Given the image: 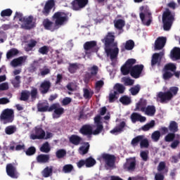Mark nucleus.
Wrapping results in <instances>:
<instances>
[{"label":"nucleus","mask_w":180,"mask_h":180,"mask_svg":"<svg viewBox=\"0 0 180 180\" xmlns=\"http://www.w3.org/2000/svg\"><path fill=\"white\" fill-rule=\"evenodd\" d=\"M12 13H13V11H12V9L11 8H7L5 10H3L1 12V18H5V17H9V16H12Z\"/></svg>","instance_id":"obj_54"},{"label":"nucleus","mask_w":180,"mask_h":180,"mask_svg":"<svg viewBox=\"0 0 180 180\" xmlns=\"http://www.w3.org/2000/svg\"><path fill=\"white\" fill-rule=\"evenodd\" d=\"M169 130L172 133H176L178 131V123L175 121H171L169 125Z\"/></svg>","instance_id":"obj_44"},{"label":"nucleus","mask_w":180,"mask_h":180,"mask_svg":"<svg viewBox=\"0 0 180 180\" xmlns=\"http://www.w3.org/2000/svg\"><path fill=\"white\" fill-rule=\"evenodd\" d=\"M126 25V22H124L122 19H118L116 20H114V26L115 29L117 30H120L119 34L123 33L124 32L123 30V27Z\"/></svg>","instance_id":"obj_26"},{"label":"nucleus","mask_w":180,"mask_h":180,"mask_svg":"<svg viewBox=\"0 0 180 180\" xmlns=\"http://www.w3.org/2000/svg\"><path fill=\"white\" fill-rule=\"evenodd\" d=\"M39 151H41V153H45V154L50 153V151H51V148H50V144L49 142H45L43 143L39 148Z\"/></svg>","instance_id":"obj_38"},{"label":"nucleus","mask_w":180,"mask_h":180,"mask_svg":"<svg viewBox=\"0 0 180 180\" xmlns=\"http://www.w3.org/2000/svg\"><path fill=\"white\" fill-rule=\"evenodd\" d=\"M154 127H155V121L152 120L149 123L142 126L141 129L142 131H148V130H150V129H154Z\"/></svg>","instance_id":"obj_33"},{"label":"nucleus","mask_w":180,"mask_h":180,"mask_svg":"<svg viewBox=\"0 0 180 180\" xmlns=\"http://www.w3.org/2000/svg\"><path fill=\"white\" fill-rule=\"evenodd\" d=\"M101 158L105 162L106 165L108 167H110V168L115 167V162H116V156H115V155L103 153L101 155Z\"/></svg>","instance_id":"obj_13"},{"label":"nucleus","mask_w":180,"mask_h":180,"mask_svg":"<svg viewBox=\"0 0 180 180\" xmlns=\"http://www.w3.org/2000/svg\"><path fill=\"white\" fill-rule=\"evenodd\" d=\"M89 71L91 72L86 75V78H87V79H91L92 77H96V75H98L99 68L96 65H93L89 69Z\"/></svg>","instance_id":"obj_29"},{"label":"nucleus","mask_w":180,"mask_h":180,"mask_svg":"<svg viewBox=\"0 0 180 180\" xmlns=\"http://www.w3.org/2000/svg\"><path fill=\"white\" fill-rule=\"evenodd\" d=\"M25 63H26V56H20L11 60V65L14 68L21 67Z\"/></svg>","instance_id":"obj_23"},{"label":"nucleus","mask_w":180,"mask_h":180,"mask_svg":"<svg viewBox=\"0 0 180 180\" xmlns=\"http://www.w3.org/2000/svg\"><path fill=\"white\" fill-rule=\"evenodd\" d=\"M53 20L55 22L50 20L49 18H45L42 21V25L44 26L45 30H50V32H54L57 30L61 26H64L66 23H68V14L63 11H57L52 16Z\"/></svg>","instance_id":"obj_1"},{"label":"nucleus","mask_w":180,"mask_h":180,"mask_svg":"<svg viewBox=\"0 0 180 180\" xmlns=\"http://www.w3.org/2000/svg\"><path fill=\"white\" fill-rule=\"evenodd\" d=\"M144 137H146L144 135H139L136 136L131 141V146L136 147V146H138L139 143H141V140H143Z\"/></svg>","instance_id":"obj_42"},{"label":"nucleus","mask_w":180,"mask_h":180,"mask_svg":"<svg viewBox=\"0 0 180 180\" xmlns=\"http://www.w3.org/2000/svg\"><path fill=\"white\" fill-rule=\"evenodd\" d=\"M140 157L142 158V160L145 162L148 161V150H142L140 153Z\"/></svg>","instance_id":"obj_60"},{"label":"nucleus","mask_w":180,"mask_h":180,"mask_svg":"<svg viewBox=\"0 0 180 180\" xmlns=\"http://www.w3.org/2000/svg\"><path fill=\"white\" fill-rule=\"evenodd\" d=\"M50 88H51V82L49 80H44L39 86L40 93L42 95H46V94H49Z\"/></svg>","instance_id":"obj_21"},{"label":"nucleus","mask_w":180,"mask_h":180,"mask_svg":"<svg viewBox=\"0 0 180 180\" xmlns=\"http://www.w3.org/2000/svg\"><path fill=\"white\" fill-rule=\"evenodd\" d=\"M143 70H144L143 65H134L131 70V77H132V78H135V79H137V78H140L141 72H143Z\"/></svg>","instance_id":"obj_17"},{"label":"nucleus","mask_w":180,"mask_h":180,"mask_svg":"<svg viewBox=\"0 0 180 180\" xmlns=\"http://www.w3.org/2000/svg\"><path fill=\"white\" fill-rule=\"evenodd\" d=\"M19 54V50L15 48H13L10 49L6 53V58L10 60L12 57H15V56H18Z\"/></svg>","instance_id":"obj_37"},{"label":"nucleus","mask_w":180,"mask_h":180,"mask_svg":"<svg viewBox=\"0 0 180 180\" xmlns=\"http://www.w3.org/2000/svg\"><path fill=\"white\" fill-rule=\"evenodd\" d=\"M37 162L39 164H46L50 161V155L40 154L36 158Z\"/></svg>","instance_id":"obj_28"},{"label":"nucleus","mask_w":180,"mask_h":180,"mask_svg":"<svg viewBox=\"0 0 180 180\" xmlns=\"http://www.w3.org/2000/svg\"><path fill=\"white\" fill-rule=\"evenodd\" d=\"M26 155L29 157L34 155L36 154V148L34 146H30L27 150H25Z\"/></svg>","instance_id":"obj_55"},{"label":"nucleus","mask_w":180,"mask_h":180,"mask_svg":"<svg viewBox=\"0 0 180 180\" xmlns=\"http://www.w3.org/2000/svg\"><path fill=\"white\" fill-rule=\"evenodd\" d=\"M35 134L41 137V139L46 137V131H44L41 127H35Z\"/></svg>","instance_id":"obj_46"},{"label":"nucleus","mask_w":180,"mask_h":180,"mask_svg":"<svg viewBox=\"0 0 180 180\" xmlns=\"http://www.w3.org/2000/svg\"><path fill=\"white\" fill-rule=\"evenodd\" d=\"M178 91H179V88L172 86L167 91H160L157 95V101H159L160 103H167L172 101L174 96L178 95Z\"/></svg>","instance_id":"obj_3"},{"label":"nucleus","mask_w":180,"mask_h":180,"mask_svg":"<svg viewBox=\"0 0 180 180\" xmlns=\"http://www.w3.org/2000/svg\"><path fill=\"white\" fill-rule=\"evenodd\" d=\"M11 84L14 88H19L20 86V76H15V79L12 80Z\"/></svg>","instance_id":"obj_58"},{"label":"nucleus","mask_w":180,"mask_h":180,"mask_svg":"<svg viewBox=\"0 0 180 180\" xmlns=\"http://www.w3.org/2000/svg\"><path fill=\"white\" fill-rule=\"evenodd\" d=\"M29 98H30V91L24 90L21 92L20 101L26 102L27 101H29Z\"/></svg>","instance_id":"obj_43"},{"label":"nucleus","mask_w":180,"mask_h":180,"mask_svg":"<svg viewBox=\"0 0 180 180\" xmlns=\"http://www.w3.org/2000/svg\"><path fill=\"white\" fill-rule=\"evenodd\" d=\"M96 46H97V43L96 41H86L84 44V49L86 51L85 54H91V53L88 52L89 51V50H93L92 51L93 53H96V51H98V49L95 48L96 47Z\"/></svg>","instance_id":"obj_20"},{"label":"nucleus","mask_w":180,"mask_h":180,"mask_svg":"<svg viewBox=\"0 0 180 180\" xmlns=\"http://www.w3.org/2000/svg\"><path fill=\"white\" fill-rule=\"evenodd\" d=\"M137 162L136 158H129L126 159V162L123 165V169L127 172H134Z\"/></svg>","instance_id":"obj_10"},{"label":"nucleus","mask_w":180,"mask_h":180,"mask_svg":"<svg viewBox=\"0 0 180 180\" xmlns=\"http://www.w3.org/2000/svg\"><path fill=\"white\" fill-rule=\"evenodd\" d=\"M140 85L137 84L135 86L132 87L130 89V92L131 94V95H133L134 96L137 95V94H139V92H140Z\"/></svg>","instance_id":"obj_63"},{"label":"nucleus","mask_w":180,"mask_h":180,"mask_svg":"<svg viewBox=\"0 0 180 180\" xmlns=\"http://www.w3.org/2000/svg\"><path fill=\"white\" fill-rule=\"evenodd\" d=\"M78 64L77 63H70L68 71L70 72V74H75V72H77V70H78Z\"/></svg>","instance_id":"obj_53"},{"label":"nucleus","mask_w":180,"mask_h":180,"mask_svg":"<svg viewBox=\"0 0 180 180\" xmlns=\"http://www.w3.org/2000/svg\"><path fill=\"white\" fill-rule=\"evenodd\" d=\"M86 168H91L96 164V160L92 157L87 158L84 160Z\"/></svg>","instance_id":"obj_36"},{"label":"nucleus","mask_w":180,"mask_h":180,"mask_svg":"<svg viewBox=\"0 0 180 180\" xmlns=\"http://www.w3.org/2000/svg\"><path fill=\"white\" fill-rule=\"evenodd\" d=\"M133 49H134V41L129 39L125 42L124 47H122L121 51H126V50L130 51Z\"/></svg>","instance_id":"obj_31"},{"label":"nucleus","mask_w":180,"mask_h":180,"mask_svg":"<svg viewBox=\"0 0 180 180\" xmlns=\"http://www.w3.org/2000/svg\"><path fill=\"white\" fill-rule=\"evenodd\" d=\"M165 175H167V174L158 172L155 174V180H164L165 179Z\"/></svg>","instance_id":"obj_64"},{"label":"nucleus","mask_w":180,"mask_h":180,"mask_svg":"<svg viewBox=\"0 0 180 180\" xmlns=\"http://www.w3.org/2000/svg\"><path fill=\"white\" fill-rule=\"evenodd\" d=\"M0 120L4 124L12 123L15 120V111L12 108L4 109L0 115Z\"/></svg>","instance_id":"obj_5"},{"label":"nucleus","mask_w":180,"mask_h":180,"mask_svg":"<svg viewBox=\"0 0 180 180\" xmlns=\"http://www.w3.org/2000/svg\"><path fill=\"white\" fill-rule=\"evenodd\" d=\"M53 119H57L61 116V115H64V108L61 107L60 103H53L49 108V112H53Z\"/></svg>","instance_id":"obj_9"},{"label":"nucleus","mask_w":180,"mask_h":180,"mask_svg":"<svg viewBox=\"0 0 180 180\" xmlns=\"http://www.w3.org/2000/svg\"><path fill=\"white\" fill-rule=\"evenodd\" d=\"M124 127H126V122L122 121L120 124L117 125L113 129L110 131V133L115 135L118 133H122V131H124Z\"/></svg>","instance_id":"obj_25"},{"label":"nucleus","mask_w":180,"mask_h":180,"mask_svg":"<svg viewBox=\"0 0 180 180\" xmlns=\"http://www.w3.org/2000/svg\"><path fill=\"white\" fill-rule=\"evenodd\" d=\"M113 89L115 90L114 92H117V94L119 95V94H124L126 87L120 83H117L115 84Z\"/></svg>","instance_id":"obj_32"},{"label":"nucleus","mask_w":180,"mask_h":180,"mask_svg":"<svg viewBox=\"0 0 180 180\" xmlns=\"http://www.w3.org/2000/svg\"><path fill=\"white\" fill-rule=\"evenodd\" d=\"M67 155V151L64 149H59L58 150L56 151V156L58 158H64Z\"/></svg>","instance_id":"obj_56"},{"label":"nucleus","mask_w":180,"mask_h":180,"mask_svg":"<svg viewBox=\"0 0 180 180\" xmlns=\"http://www.w3.org/2000/svg\"><path fill=\"white\" fill-rule=\"evenodd\" d=\"M83 92V96L84 99H91V98H92V96H94V91L88 89H84Z\"/></svg>","instance_id":"obj_49"},{"label":"nucleus","mask_w":180,"mask_h":180,"mask_svg":"<svg viewBox=\"0 0 180 180\" xmlns=\"http://www.w3.org/2000/svg\"><path fill=\"white\" fill-rule=\"evenodd\" d=\"M174 139H175V133L174 132L169 133L165 137V141H167V143H170V141H174Z\"/></svg>","instance_id":"obj_62"},{"label":"nucleus","mask_w":180,"mask_h":180,"mask_svg":"<svg viewBox=\"0 0 180 180\" xmlns=\"http://www.w3.org/2000/svg\"><path fill=\"white\" fill-rule=\"evenodd\" d=\"M133 67L129 66V65H127V63L124 64L121 68V72H122L123 75H129V74H131V68Z\"/></svg>","instance_id":"obj_40"},{"label":"nucleus","mask_w":180,"mask_h":180,"mask_svg":"<svg viewBox=\"0 0 180 180\" xmlns=\"http://www.w3.org/2000/svg\"><path fill=\"white\" fill-rule=\"evenodd\" d=\"M171 57L174 60H180V48L174 47L171 51Z\"/></svg>","instance_id":"obj_35"},{"label":"nucleus","mask_w":180,"mask_h":180,"mask_svg":"<svg viewBox=\"0 0 180 180\" xmlns=\"http://www.w3.org/2000/svg\"><path fill=\"white\" fill-rule=\"evenodd\" d=\"M6 171L7 175L11 178H13V179H18V178H19V173L18 172L16 167L12 163H9L6 165Z\"/></svg>","instance_id":"obj_14"},{"label":"nucleus","mask_w":180,"mask_h":180,"mask_svg":"<svg viewBox=\"0 0 180 180\" xmlns=\"http://www.w3.org/2000/svg\"><path fill=\"white\" fill-rule=\"evenodd\" d=\"M140 19L145 26H150L151 22H153V16L151 15V12L148 10H144L143 12L139 14Z\"/></svg>","instance_id":"obj_12"},{"label":"nucleus","mask_w":180,"mask_h":180,"mask_svg":"<svg viewBox=\"0 0 180 180\" xmlns=\"http://www.w3.org/2000/svg\"><path fill=\"white\" fill-rule=\"evenodd\" d=\"M160 137H161V132L160 131H155L151 135L152 140L155 142L160 140Z\"/></svg>","instance_id":"obj_59"},{"label":"nucleus","mask_w":180,"mask_h":180,"mask_svg":"<svg viewBox=\"0 0 180 180\" xmlns=\"http://www.w3.org/2000/svg\"><path fill=\"white\" fill-rule=\"evenodd\" d=\"M15 131H16V127L15 125H9L6 127L5 129V133L8 136H11V134H13V133H15Z\"/></svg>","instance_id":"obj_48"},{"label":"nucleus","mask_w":180,"mask_h":180,"mask_svg":"<svg viewBox=\"0 0 180 180\" xmlns=\"http://www.w3.org/2000/svg\"><path fill=\"white\" fill-rule=\"evenodd\" d=\"M94 123L96 124V128L94 133H102L103 131V124L101 122V115H97L94 117Z\"/></svg>","instance_id":"obj_24"},{"label":"nucleus","mask_w":180,"mask_h":180,"mask_svg":"<svg viewBox=\"0 0 180 180\" xmlns=\"http://www.w3.org/2000/svg\"><path fill=\"white\" fill-rule=\"evenodd\" d=\"M88 2H89V0H73L71 3L72 9L73 11H81L86 6Z\"/></svg>","instance_id":"obj_15"},{"label":"nucleus","mask_w":180,"mask_h":180,"mask_svg":"<svg viewBox=\"0 0 180 180\" xmlns=\"http://www.w3.org/2000/svg\"><path fill=\"white\" fill-rule=\"evenodd\" d=\"M158 172L163 174H168V167L165 162H160L158 166Z\"/></svg>","instance_id":"obj_34"},{"label":"nucleus","mask_w":180,"mask_h":180,"mask_svg":"<svg viewBox=\"0 0 180 180\" xmlns=\"http://www.w3.org/2000/svg\"><path fill=\"white\" fill-rule=\"evenodd\" d=\"M167 43V37H159L155 41V50H162Z\"/></svg>","instance_id":"obj_22"},{"label":"nucleus","mask_w":180,"mask_h":180,"mask_svg":"<svg viewBox=\"0 0 180 180\" xmlns=\"http://www.w3.org/2000/svg\"><path fill=\"white\" fill-rule=\"evenodd\" d=\"M114 47L115 48H105V51L107 56H110L111 61H113L115 58H117V56H119V48H117V46Z\"/></svg>","instance_id":"obj_19"},{"label":"nucleus","mask_w":180,"mask_h":180,"mask_svg":"<svg viewBox=\"0 0 180 180\" xmlns=\"http://www.w3.org/2000/svg\"><path fill=\"white\" fill-rule=\"evenodd\" d=\"M37 109L38 112H49L50 107H49V103L46 105V103H40L37 105Z\"/></svg>","instance_id":"obj_41"},{"label":"nucleus","mask_w":180,"mask_h":180,"mask_svg":"<svg viewBox=\"0 0 180 180\" xmlns=\"http://www.w3.org/2000/svg\"><path fill=\"white\" fill-rule=\"evenodd\" d=\"M115 99H117V91H110L109 94L110 103H112V102H114Z\"/></svg>","instance_id":"obj_61"},{"label":"nucleus","mask_w":180,"mask_h":180,"mask_svg":"<svg viewBox=\"0 0 180 180\" xmlns=\"http://www.w3.org/2000/svg\"><path fill=\"white\" fill-rule=\"evenodd\" d=\"M162 57H164V51L153 53L151 58V66L154 67L155 65H158V67H160Z\"/></svg>","instance_id":"obj_18"},{"label":"nucleus","mask_w":180,"mask_h":180,"mask_svg":"<svg viewBox=\"0 0 180 180\" xmlns=\"http://www.w3.org/2000/svg\"><path fill=\"white\" fill-rule=\"evenodd\" d=\"M79 132L81 134H83V136H87L88 139H91V137H92V134H94V136H98V134H100L99 132L95 133V130H93L91 124L83 125L79 130Z\"/></svg>","instance_id":"obj_11"},{"label":"nucleus","mask_w":180,"mask_h":180,"mask_svg":"<svg viewBox=\"0 0 180 180\" xmlns=\"http://www.w3.org/2000/svg\"><path fill=\"white\" fill-rule=\"evenodd\" d=\"M49 51H50V47H49V46H43L38 50V53H39V54H42V56H47L49 54Z\"/></svg>","instance_id":"obj_50"},{"label":"nucleus","mask_w":180,"mask_h":180,"mask_svg":"<svg viewBox=\"0 0 180 180\" xmlns=\"http://www.w3.org/2000/svg\"><path fill=\"white\" fill-rule=\"evenodd\" d=\"M37 44V41L34 39H30V43L27 45V47L25 48L26 51H32V50H33V48L36 47Z\"/></svg>","instance_id":"obj_47"},{"label":"nucleus","mask_w":180,"mask_h":180,"mask_svg":"<svg viewBox=\"0 0 180 180\" xmlns=\"http://www.w3.org/2000/svg\"><path fill=\"white\" fill-rule=\"evenodd\" d=\"M131 119L132 123H136V122H141V123L146 122L147 120V118L146 117L141 116V115L137 113V112H133L131 115Z\"/></svg>","instance_id":"obj_27"},{"label":"nucleus","mask_w":180,"mask_h":180,"mask_svg":"<svg viewBox=\"0 0 180 180\" xmlns=\"http://www.w3.org/2000/svg\"><path fill=\"white\" fill-rule=\"evenodd\" d=\"M54 6H56V1L54 0H48L42 9L41 13L44 16H49Z\"/></svg>","instance_id":"obj_16"},{"label":"nucleus","mask_w":180,"mask_h":180,"mask_svg":"<svg viewBox=\"0 0 180 180\" xmlns=\"http://www.w3.org/2000/svg\"><path fill=\"white\" fill-rule=\"evenodd\" d=\"M105 44V49L108 47H117V42H115V32H108L104 39H101Z\"/></svg>","instance_id":"obj_8"},{"label":"nucleus","mask_w":180,"mask_h":180,"mask_svg":"<svg viewBox=\"0 0 180 180\" xmlns=\"http://www.w3.org/2000/svg\"><path fill=\"white\" fill-rule=\"evenodd\" d=\"M86 146H81L79 148V154L81 155H85V154H88V151H89V143H86Z\"/></svg>","instance_id":"obj_51"},{"label":"nucleus","mask_w":180,"mask_h":180,"mask_svg":"<svg viewBox=\"0 0 180 180\" xmlns=\"http://www.w3.org/2000/svg\"><path fill=\"white\" fill-rule=\"evenodd\" d=\"M74 169V166L72 165H65L63 167V171L65 172V174H70V172H72Z\"/></svg>","instance_id":"obj_57"},{"label":"nucleus","mask_w":180,"mask_h":180,"mask_svg":"<svg viewBox=\"0 0 180 180\" xmlns=\"http://www.w3.org/2000/svg\"><path fill=\"white\" fill-rule=\"evenodd\" d=\"M22 23L21 27L25 30H32V29H34V27H36V21L34 20L33 15L24 17V20Z\"/></svg>","instance_id":"obj_7"},{"label":"nucleus","mask_w":180,"mask_h":180,"mask_svg":"<svg viewBox=\"0 0 180 180\" xmlns=\"http://www.w3.org/2000/svg\"><path fill=\"white\" fill-rule=\"evenodd\" d=\"M162 20L164 30L166 32L171 30L174 20H175V13L170 11L169 8H165L162 13Z\"/></svg>","instance_id":"obj_4"},{"label":"nucleus","mask_w":180,"mask_h":180,"mask_svg":"<svg viewBox=\"0 0 180 180\" xmlns=\"http://www.w3.org/2000/svg\"><path fill=\"white\" fill-rule=\"evenodd\" d=\"M120 102L124 105V106H127L131 103V98L128 96H122L120 98Z\"/></svg>","instance_id":"obj_39"},{"label":"nucleus","mask_w":180,"mask_h":180,"mask_svg":"<svg viewBox=\"0 0 180 180\" xmlns=\"http://www.w3.org/2000/svg\"><path fill=\"white\" fill-rule=\"evenodd\" d=\"M162 78L164 81H169L174 75L176 78H179L180 77V72L176 71V65L172 63H169L165 65L162 70Z\"/></svg>","instance_id":"obj_2"},{"label":"nucleus","mask_w":180,"mask_h":180,"mask_svg":"<svg viewBox=\"0 0 180 180\" xmlns=\"http://www.w3.org/2000/svg\"><path fill=\"white\" fill-rule=\"evenodd\" d=\"M69 141L71 144H74V146H79L81 141H82V138L78 135L72 134L70 136Z\"/></svg>","instance_id":"obj_30"},{"label":"nucleus","mask_w":180,"mask_h":180,"mask_svg":"<svg viewBox=\"0 0 180 180\" xmlns=\"http://www.w3.org/2000/svg\"><path fill=\"white\" fill-rule=\"evenodd\" d=\"M141 148H148L150 147V142L147 138H143L140 143Z\"/></svg>","instance_id":"obj_52"},{"label":"nucleus","mask_w":180,"mask_h":180,"mask_svg":"<svg viewBox=\"0 0 180 180\" xmlns=\"http://www.w3.org/2000/svg\"><path fill=\"white\" fill-rule=\"evenodd\" d=\"M122 82L124 83V85L125 86H131L132 85L134 84V80L130 79V77H122Z\"/></svg>","instance_id":"obj_45"},{"label":"nucleus","mask_w":180,"mask_h":180,"mask_svg":"<svg viewBox=\"0 0 180 180\" xmlns=\"http://www.w3.org/2000/svg\"><path fill=\"white\" fill-rule=\"evenodd\" d=\"M146 103H143L142 101H139L136 104V110H140L141 112H144L147 116H154L155 115V106L154 105H148L146 108Z\"/></svg>","instance_id":"obj_6"}]
</instances>
